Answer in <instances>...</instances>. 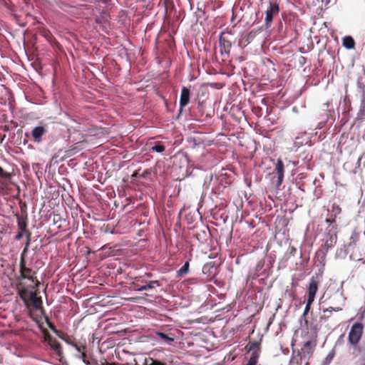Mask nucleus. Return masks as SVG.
<instances>
[{
    "label": "nucleus",
    "instance_id": "obj_1",
    "mask_svg": "<svg viewBox=\"0 0 365 365\" xmlns=\"http://www.w3.org/2000/svg\"><path fill=\"white\" fill-rule=\"evenodd\" d=\"M16 288L26 309H41L43 301L41 297H38V287L33 289L26 287L24 282H19L16 284Z\"/></svg>",
    "mask_w": 365,
    "mask_h": 365
},
{
    "label": "nucleus",
    "instance_id": "obj_2",
    "mask_svg": "<svg viewBox=\"0 0 365 365\" xmlns=\"http://www.w3.org/2000/svg\"><path fill=\"white\" fill-rule=\"evenodd\" d=\"M19 276L16 277V283L23 282L24 279H28L34 284V285H29V287L33 289L37 288L40 285V282L37 279L36 274V272L26 266V262H19Z\"/></svg>",
    "mask_w": 365,
    "mask_h": 365
},
{
    "label": "nucleus",
    "instance_id": "obj_3",
    "mask_svg": "<svg viewBox=\"0 0 365 365\" xmlns=\"http://www.w3.org/2000/svg\"><path fill=\"white\" fill-rule=\"evenodd\" d=\"M164 24H168V27L173 25L177 19L175 5L173 0H164Z\"/></svg>",
    "mask_w": 365,
    "mask_h": 365
},
{
    "label": "nucleus",
    "instance_id": "obj_4",
    "mask_svg": "<svg viewBox=\"0 0 365 365\" xmlns=\"http://www.w3.org/2000/svg\"><path fill=\"white\" fill-rule=\"evenodd\" d=\"M279 11V5L276 1H270L269 2V6L265 11L264 26L266 29L270 28L274 16L277 15Z\"/></svg>",
    "mask_w": 365,
    "mask_h": 365
},
{
    "label": "nucleus",
    "instance_id": "obj_5",
    "mask_svg": "<svg viewBox=\"0 0 365 365\" xmlns=\"http://www.w3.org/2000/svg\"><path fill=\"white\" fill-rule=\"evenodd\" d=\"M317 346L316 340H309L304 342L303 346L301 349V351L299 353L301 363L303 359L306 360V365H308V359L311 358L312 356L315 347Z\"/></svg>",
    "mask_w": 365,
    "mask_h": 365
},
{
    "label": "nucleus",
    "instance_id": "obj_6",
    "mask_svg": "<svg viewBox=\"0 0 365 365\" xmlns=\"http://www.w3.org/2000/svg\"><path fill=\"white\" fill-rule=\"evenodd\" d=\"M323 244L321 247L324 252V255H327L329 250L332 248L336 241H337V235L334 231L329 230L325 234L324 238L323 239Z\"/></svg>",
    "mask_w": 365,
    "mask_h": 365
},
{
    "label": "nucleus",
    "instance_id": "obj_7",
    "mask_svg": "<svg viewBox=\"0 0 365 365\" xmlns=\"http://www.w3.org/2000/svg\"><path fill=\"white\" fill-rule=\"evenodd\" d=\"M363 329V324L361 323H355L353 324L349 334V341L351 344L356 345L358 344L361 337Z\"/></svg>",
    "mask_w": 365,
    "mask_h": 365
},
{
    "label": "nucleus",
    "instance_id": "obj_8",
    "mask_svg": "<svg viewBox=\"0 0 365 365\" xmlns=\"http://www.w3.org/2000/svg\"><path fill=\"white\" fill-rule=\"evenodd\" d=\"M319 276H312L307 287V300L314 302L319 284Z\"/></svg>",
    "mask_w": 365,
    "mask_h": 365
},
{
    "label": "nucleus",
    "instance_id": "obj_9",
    "mask_svg": "<svg viewBox=\"0 0 365 365\" xmlns=\"http://www.w3.org/2000/svg\"><path fill=\"white\" fill-rule=\"evenodd\" d=\"M47 133L46 125H38L34 127L31 130V138L34 142L40 143L43 140V136Z\"/></svg>",
    "mask_w": 365,
    "mask_h": 365
},
{
    "label": "nucleus",
    "instance_id": "obj_10",
    "mask_svg": "<svg viewBox=\"0 0 365 365\" xmlns=\"http://www.w3.org/2000/svg\"><path fill=\"white\" fill-rule=\"evenodd\" d=\"M176 338L175 334L173 331L166 332L161 329V346L168 345V349L175 347L174 343Z\"/></svg>",
    "mask_w": 365,
    "mask_h": 365
},
{
    "label": "nucleus",
    "instance_id": "obj_11",
    "mask_svg": "<svg viewBox=\"0 0 365 365\" xmlns=\"http://www.w3.org/2000/svg\"><path fill=\"white\" fill-rule=\"evenodd\" d=\"M45 341L58 356H61L62 347L61 344L48 332L45 334Z\"/></svg>",
    "mask_w": 365,
    "mask_h": 365
},
{
    "label": "nucleus",
    "instance_id": "obj_12",
    "mask_svg": "<svg viewBox=\"0 0 365 365\" xmlns=\"http://www.w3.org/2000/svg\"><path fill=\"white\" fill-rule=\"evenodd\" d=\"M274 170L277 175V187H279L284 180V166L282 159L279 158L275 164Z\"/></svg>",
    "mask_w": 365,
    "mask_h": 365
},
{
    "label": "nucleus",
    "instance_id": "obj_13",
    "mask_svg": "<svg viewBox=\"0 0 365 365\" xmlns=\"http://www.w3.org/2000/svg\"><path fill=\"white\" fill-rule=\"evenodd\" d=\"M220 53L222 55L226 54L229 56L230 53V49L232 47V43L230 40H228L223 34H221L220 36Z\"/></svg>",
    "mask_w": 365,
    "mask_h": 365
},
{
    "label": "nucleus",
    "instance_id": "obj_14",
    "mask_svg": "<svg viewBox=\"0 0 365 365\" xmlns=\"http://www.w3.org/2000/svg\"><path fill=\"white\" fill-rule=\"evenodd\" d=\"M190 98V90L187 87H182L180 98V110L181 111L189 103Z\"/></svg>",
    "mask_w": 365,
    "mask_h": 365
},
{
    "label": "nucleus",
    "instance_id": "obj_15",
    "mask_svg": "<svg viewBox=\"0 0 365 365\" xmlns=\"http://www.w3.org/2000/svg\"><path fill=\"white\" fill-rule=\"evenodd\" d=\"M29 311V317L36 323H39L42 319V315L44 314L43 305L41 309H27Z\"/></svg>",
    "mask_w": 365,
    "mask_h": 365
},
{
    "label": "nucleus",
    "instance_id": "obj_16",
    "mask_svg": "<svg viewBox=\"0 0 365 365\" xmlns=\"http://www.w3.org/2000/svg\"><path fill=\"white\" fill-rule=\"evenodd\" d=\"M365 117V92L363 93L360 108L357 113V118L363 120Z\"/></svg>",
    "mask_w": 365,
    "mask_h": 365
},
{
    "label": "nucleus",
    "instance_id": "obj_17",
    "mask_svg": "<svg viewBox=\"0 0 365 365\" xmlns=\"http://www.w3.org/2000/svg\"><path fill=\"white\" fill-rule=\"evenodd\" d=\"M343 46L347 49H353L355 47V41L351 36H345L343 38Z\"/></svg>",
    "mask_w": 365,
    "mask_h": 365
},
{
    "label": "nucleus",
    "instance_id": "obj_18",
    "mask_svg": "<svg viewBox=\"0 0 365 365\" xmlns=\"http://www.w3.org/2000/svg\"><path fill=\"white\" fill-rule=\"evenodd\" d=\"M190 263L186 262L184 265L177 272V276L182 277L186 275L189 272Z\"/></svg>",
    "mask_w": 365,
    "mask_h": 365
},
{
    "label": "nucleus",
    "instance_id": "obj_19",
    "mask_svg": "<svg viewBox=\"0 0 365 365\" xmlns=\"http://www.w3.org/2000/svg\"><path fill=\"white\" fill-rule=\"evenodd\" d=\"M261 341L262 339H260L259 341H255L252 342L249 346L248 351H261Z\"/></svg>",
    "mask_w": 365,
    "mask_h": 365
},
{
    "label": "nucleus",
    "instance_id": "obj_20",
    "mask_svg": "<svg viewBox=\"0 0 365 365\" xmlns=\"http://www.w3.org/2000/svg\"><path fill=\"white\" fill-rule=\"evenodd\" d=\"M359 232L354 231L351 233V235L350 237V242L349 243V246L355 245L356 243L359 241Z\"/></svg>",
    "mask_w": 365,
    "mask_h": 365
},
{
    "label": "nucleus",
    "instance_id": "obj_21",
    "mask_svg": "<svg viewBox=\"0 0 365 365\" xmlns=\"http://www.w3.org/2000/svg\"><path fill=\"white\" fill-rule=\"evenodd\" d=\"M18 227L20 231L24 232L25 235L27 234V232H29L27 230V223L25 220H21V218H18Z\"/></svg>",
    "mask_w": 365,
    "mask_h": 365
},
{
    "label": "nucleus",
    "instance_id": "obj_22",
    "mask_svg": "<svg viewBox=\"0 0 365 365\" xmlns=\"http://www.w3.org/2000/svg\"><path fill=\"white\" fill-rule=\"evenodd\" d=\"M249 351L251 352V356L249 359V361H250L255 364H257L258 358L259 356V354H260L261 351L254 350V351Z\"/></svg>",
    "mask_w": 365,
    "mask_h": 365
},
{
    "label": "nucleus",
    "instance_id": "obj_23",
    "mask_svg": "<svg viewBox=\"0 0 365 365\" xmlns=\"http://www.w3.org/2000/svg\"><path fill=\"white\" fill-rule=\"evenodd\" d=\"M341 212V208L336 204H333L331 206V217L334 216L336 218Z\"/></svg>",
    "mask_w": 365,
    "mask_h": 365
},
{
    "label": "nucleus",
    "instance_id": "obj_24",
    "mask_svg": "<svg viewBox=\"0 0 365 365\" xmlns=\"http://www.w3.org/2000/svg\"><path fill=\"white\" fill-rule=\"evenodd\" d=\"M69 344L72 345L75 349L81 354L86 350V346L85 345H78L76 343H74L71 341H70Z\"/></svg>",
    "mask_w": 365,
    "mask_h": 365
},
{
    "label": "nucleus",
    "instance_id": "obj_25",
    "mask_svg": "<svg viewBox=\"0 0 365 365\" xmlns=\"http://www.w3.org/2000/svg\"><path fill=\"white\" fill-rule=\"evenodd\" d=\"M82 360L86 364V365H94V363L89 361L88 359H87V354L86 353V351H84L83 352L81 353V355L79 356Z\"/></svg>",
    "mask_w": 365,
    "mask_h": 365
},
{
    "label": "nucleus",
    "instance_id": "obj_26",
    "mask_svg": "<svg viewBox=\"0 0 365 365\" xmlns=\"http://www.w3.org/2000/svg\"><path fill=\"white\" fill-rule=\"evenodd\" d=\"M57 332L58 333H55L59 338L63 339L65 341H66L68 344L70 343V339L69 337L66 334H64L63 332H62L60 330H58L57 329Z\"/></svg>",
    "mask_w": 365,
    "mask_h": 365
},
{
    "label": "nucleus",
    "instance_id": "obj_27",
    "mask_svg": "<svg viewBox=\"0 0 365 365\" xmlns=\"http://www.w3.org/2000/svg\"><path fill=\"white\" fill-rule=\"evenodd\" d=\"M341 310H342V308H341L339 307H329L327 309H324L323 312L324 313L329 312V314H331L333 312H339Z\"/></svg>",
    "mask_w": 365,
    "mask_h": 365
},
{
    "label": "nucleus",
    "instance_id": "obj_28",
    "mask_svg": "<svg viewBox=\"0 0 365 365\" xmlns=\"http://www.w3.org/2000/svg\"><path fill=\"white\" fill-rule=\"evenodd\" d=\"M145 365H160V361L154 360L152 358L145 359Z\"/></svg>",
    "mask_w": 365,
    "mask_h": 365
},
{
    "label": "nucleus",
    "instance_id": "obj_29",
    "mask_svg": "<svg viewBox=\"0 0 365 365\" xmlns=\"http://www.w3.org/2000/svg\"><path fill=\"white\" fill-rule=\"evenodd\" d=\"M312 303L313 302H309V300H307L306 306L303 312V316H306L309 313Z\"/></svg>",
    "mask_w": 365,
    "mask_h": 365
},
{
    "label": "nucleus",
    "instance_id": "obj_30",
    "mask_svg": "<svg viewBox=\"0 0 365 365\" xmlns=\"http://www.w3.org/2000/svg\"><path fill=\"white\" fill-rule=\"evenodd\" d=\"M28 250H29L28 247H24L22 252L21 253L20 262H22V260L24 261V262H26V253L28 252Z\"/></svg>",
    "mask_w": 365,
    "mask_h": 365
},
{
    "label": "nucleus",
    "instance_id": "obj_31",
    "mask_svg": "<svg viewBox=\"0 0 365 365\" xmlns=\"http://www.w3.org/2000/svg\"><path fill=\"white\" fill-rule=\"evenodd\" d=\"M0 176L3 178H9L11 175L10 173L5 172L3 168L0 167Z\"/></svg>",
    "mask_w": 365,
    "mask_h": 365
},
{
    "label": "nucleus",
    "instance_id": "obj_32",
    "mask_svg": "<svg viewBox=\"0 0 365 365\" xmlns=\"http://www.w3.org/2000/svg\"><path fill=\"white\" fill-rule=\"evenodd\" d=\"M46 322H47V324L48 326V327L54 332V333H58L57 332V329L56 328V327L54 326V324L53 323H51L48 318H46Z\"/></svg>",
    "mask_w": 365,
    "mask_h": 365
},
{
    "label": "nucleus",
    "instance_id": "obj_33",
    "mask_svg": "<svg viewBox=\"0 0 365 365\" xmlns=\"http://www.w3.org/2000/svg\"><path fill=\"white\" fill-rule=\"evenodd\" d=\"M26 235V244H25V247H28L29 248V245L31 244V233L30 232H27V234Z\"/></svg>",
    "mask_w": 365,
    "mask_h": 365
},
{
    "label": "nucleus",
    "instance_id": "obj_34",
    "mask_svg": "<svg viewBox=\"0 0 365 365\" xmlns=\"http://www.w3.org/2000/svg\"><path fill=\"white\" fill-rule=\"evenodd\" d=\"M77 153L76 148L69 149L66 151V155L68 157H71Z\"/></svg>",
    "mask_w": 365,
    "mask_h": 365
},
{
    "label": "nucleus",
    "instance_id": "obj_35",
    "mask_svg": "<svg viewBox=\"0 0 365 365\" xmlns=\"http://www.w3.org/2000/svg\"><path fill=\"white\" fill-rule=\"evenodd\" d=\"M164 62L165 63V66L166 68H168L171 63V61L170 59V58H165L163 60V58L161 57V63Z\"/></svg>",
    "mask_w": 365,
    "mask_h": 365
},
{
    "label": "nucleus",
    "instance_id": "obj_36",
    "mask_svg": "<svg viewBox=\"0 0 365 365\" xmlns=\"http://www.w3.org/2000/svg\"><path fill=\"white\" fill-rule=\"evenodd\" d=\"M24 234H25V232H21V231L17 233V235H16L15 239H16V240H20L23 237V236H24Z\"/></svg>",
    "mask_w": 365,
    "mask_h": 365
},
{
    "label": "nucleus",
    "instance_id": "obj_37",
    "mask_svg": "<svg viewBox=\"0 0 365 365\" xmlns=\"http://www.w3.org/2000/svg\"><path fill=\"white\" fill-rule=\"evenodd\" d=\"M330 316H331L330 314L328 315V314H326V313H324V314L320 317V320L321 321H327L330 317Z\"/></svg>",
    "mask_w": 365,
    "mask_h": 365
},
{
    "label": "nucleus",
    "instance_id": "obj_38",
    "mask_svg": "<svg viewBox=\"0 0 365 365\" xmlns=\"http://www.w3.org/2000/svg\"><path fill=\"white\" fill-rule=\"evenodd\" d=\"M335 220H336V218H334V217L332 216L331 218H327L326 220V222H328V223L331 224V223H334L335 222Z\"/></svg>",
    "mask_w": 365,
    "mask_h": 365
},
{
    "label": "nucleus",
    "instance_id": "obj_39",
    "mask_svg": "<svg viewBox=\"0 0 365 365\" xmlns=\"http://www.w3.org/2000/svg\"><path fill=\"white\" fill-rule=\"evenodd\" d=\"M153 150H155L156 152L158 153H160V143H157L155 144L153 147Z\"/></svg>",
    "mask_w": 365,
    "mask_h": 365
},
{
    "label": "nucleus",
    "instance_id": "obj_40",
    "mask_svg": "<svg viewBox=\"0 0 365 365\" xmlns=\"http://www.w3.org/2000/svg\"><path fill=\"white\" fill-rule=\"evenodd\" d=\"M296 252H297V249L294 247H290V251H289L290 255H294L296 254Z\"/></svg>",
    "mask_w": 365,
    "mask_h": 365
},
{
    "label": "nucleus",
    "instance_id": "obj_41",
    "mask_svg": "<svg viewBox=\"0 0 365 365\" xmlns=\"http://www.w3.org/2000/svg\"><path fill=\"white\" fill-rule=\"evenodd\" d=\"M147 287H149V288H151L152 286H151V283L146 285V286H143L141 288L138 289L139 290H143V289H147Z\"/></svg>",
    "mask_w": 365,
    "mask_h": 365
},
{
    "label": "nucleus",
    "instance_id": "obj_42",
    "mask_svg": "<svg viewBox=\"0 0 365 365\" xmlns=\"http://www.w3.org/2000/svg\"><path fill=\"white\" fill-rule=\"evenodd\" d=\"M138 172H134V173L132 175V177H137L138 176Z\"/></svg>",
    "mask_w": 365,
    "mask_h": 365
},
{
    "label": "nucleus",
    "instance_id": "obj_43",
    "mask_svg": "<svg viewBox=\"0 0 365 365\" xmlns=\"http://www.w3.org/2000/svg\"><path fill=\"white\" fill-rule=\"evenodd\" d=\"M164 150H165V147L163 145L161 144V148H160L161 153L163 152Z\"/></svg>",
    "mask_w": 365,
    "mask_h": 365
},
{
    "label": "nucleus",
    "instance_id": "obj_44",
    "mask_svg": "<svg viewBox=\"0 0 365 365\" xmlns=\"http://www.w3.org/2000/svg\"><path fill=\"white\" fill-rule=\"evenodd\" d=\"M364 158H365V153H363V155L359 158V161L361 160Z\"/></svg>",
    "mask_w": 365,
    "mask_h": 365
},
{
    "label": "nucleus",
    "instance_id": "obj_45",
    "mask_svg": "<svg viewBox=\"0 0 365 365\" xmlns=\"http://www.w3.org/2000/svg\"><path fill=\"white\" fill-rule=\"evenodd\" d=\"M106 365H118V364H117L115 363H108L107 362Z\"/></svg>",
    "mask_w": 365,
    "mask_h": 365
},
{
    "label": "nucleus",
    "instance_id": "obj_46",
    "mask_svg": "<svg viewBox=\"0 0 365 365\" xmlns=\"http://www.w3.org/2000/svg\"><path fill=\"white\" fill-rule=\"evenodd\" d=\"M161 302V307L163 306V302H164V300L163 299H160Z\"/></svg>",
    "mask_w": 365,
    "mask_h": 365
},
{
    "label": "nucleus",
    "instance_id": "obj_47",
    "mask_svg": "<svg viewBox=\"0 0 365 365\" xmlns=\"http://www.w3.org/2000/svg\"><path fill=\"white\" fill-rule=\"evenodd\" d=\"M163 316H164V314H163L161 313V314H160V317H161V321H163L162 317H163Z\"/></svg>",
    "mask_w": 365,
    "mask_h": 365
},
{
    "label": "nucleus",
    "instance_id": "obj_48",
    "mask_svg": "<svg viewBox=\"0 0 365 365\" xmlns=\"http://www.w3.org/2000/svg\"><path fill=\"white\" fill-rule=\"evenodd\" d=\"M252 32H250V33L249 34V37L252 36Z\"/></svg>",
    "mask_w": 365,
    "mask_h": 365
},
{
    "label": "nucleus",
    "instance_id": "obj_49",
    "mask_svg": "<svg viewBox=\"0 0 365 365\" xmlns=\"http://www.w3.org/2000/svg\"><path fill=\"white\" fill-rule=\"evenodd\" d=\"M161 365H166V364H163V363H162V362H161Z\"/></svg>",
    "mask_w": 365,
    "mask_h": 365
}]
</instances>
